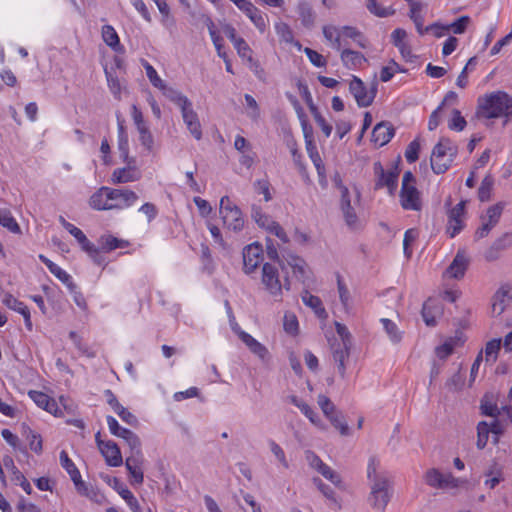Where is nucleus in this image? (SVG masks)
I'll use <instances>...</instances> for the list:
<instances>
[{
    "mask_svg": "<svg viewBox=\"0 0 512 512\" xmlns=\"http://www.w3.org/2000/svg\"><path fill=\"white\" fill-rule=\"evenodd\" d=\"M106 421L110 432L113 435L122 438L129 446L131 451L141 448V441L134 432L124 427H121L118 421L112 416H107Z\"/></svg>",
    "mask_w": 512,
    "mask_h": 512,
    "instance_id": "12",
    "label": "nucleus"
},
{
    "mask_svg": "<svg viewBox=\"0 0 512 512\" xmlns=\"http://www.w3.org/2000/svg\"><path fill=\"white\" fill-rule=\"evenodd\" d=\"M337 286H338V292H339V298L344 306L345 311L349 310L350 306V292L346 285L344 284L342 278L340 275L337 276Z\"/></svg>",
    "mask_w": 512,
    "mask_h": 512,
    "instance_id": "60",
    "label": "nucleus"
},
{
    "mask_svg": "<svg viewBox=\"0 0 512 512\" xmlns=\"http://www.w3.org/2000/svg\"><path fill=\"white\" fill-rule=\"evenodd\" d=\"M493 184L494 179L491 175L484 177L478 189V198L480 201L484 202L490 199Z\"/></svg>",
    "mask_w": 512,
    "mask_h": 512,
    "instance_id": "49",
    "label": "nucleus"
},
{
    "mask_svg": "<svg viewBox=\"0 0 512 512\" xmlns=\"http://www.w3.org/2000/svg\"><path fill=\"white\" fill-rule=\"evenodd\" d=\"M4 466L11 471L12 480L19 484L22 489L27 493H32V487L25 476L19 471V469L15 466L13 459L10 456H5L3 458Z\"/></svg>",
    "mask_w": 512,
    "mask_h": 512,
    "instance_id": "25",
    "label": "nucleus"
},
{
    "mask_svg": "<svg viewBox=\"0 0 512 512\" xmlns=\"http://www.w3.org/2000/svg\"><path fill=\"white\" fill-rule=\"evenodd\" d=\"M441 313V308L434 305L433 301L428 300L423 304L422 317L427 326L436 325V316Z\"/></svg>",
    "mask_w": 512,
    "mask_h": 512,
    "instance_id": "31",
    "label": "nucleus"
},
{
    "mask_svg": "<svg viewBox=\"0 0 512 512\" xmlns=\"http://www.w3.org/2000/svg\"><path fill=\"white\" fill-rule=\"evenodd\" d=\"M283 327L286 333L295 336L298 334V319L293 313H285L283 318Z\"/></svg>",
    "mask_w": 512,
    "mask_h": 512,
    "instance_id": "53",
    "label": "nucleus"
},
{
    "mask_svg": "<svg viewBox=\"0 0 512 512\" xmlns=\"http://www.w3.org/2000/svg\"><path fill=\"white\" fill-rule=\"evenodd\" d=\"M290 401L296 407L300 409V411L316 426L321 429H324V425L318 417L317 413L304 401L300 400L296 396H291Z\"/></svg>",
    "mask_w": 512,
    "mask_h": 512,
    "instance_id": "29",
    "label": "nucleus"
},
{
    "mask_svg": "<svg viewBox=\"0 0 512 512\" xmlns=\"http://www.w3.org/2000/svg\"><path fill=\"white\" fill-rule=\"evenodd\" d=\"M478 117L492 119L512 115V98L503 91L492 92L478 100Z\"/></svg>",
    "mask_w": 512,
    "mask_h": 512,
    "instance_id": "2",
    "label": "nucleus"
},
{
    "mask_svg": "<svg viewBox=\"0 0 512 512\" xmlns=\"http://www.w3.org/2000/svg\"><path fill=\"white\" fill-rule=\"evenodd\" d=\"M180 110L187 129L196 140H200L202 138L201 124L191 101L187 105L182 106Z\"/></svg>",
    "mask_w": 512,
    "mask_h": 512,
    "instance_id": "15",
    "label": "nucleus"
},
{
    "mask_svg": "<svg viewBox=\"0 0 512 512\" xmlns=\"http://www.w3.org/2000/svg\"><path fill=\"white\" fill-rule=\"evenodd\" d=\"M381 323L383 324V328L392 343L397 344L402 340L403 333L399 330L395 322L387 318H382Z\"/></svg>",
    "mask_w": 512,
    "mask_h": 512,
    "instance_id": "36",
    "label": "nucleus"
},
{
    "mask_svg": "<svg viewBox=\"0 0 512 512\" xmlns=\"http://www.w3.org/2000/svg\"><path fill=\"white\" fill-rule=\"evenodd\" d=\"M467 267L468 259L465 253L463 251H458L445 273L448 277L460 279L464 276Z\"/></svg>",
    "mask_w": 512,
    "mask_h": 512,
    "instance_id": "22",
    "label": "nucleus"
},
{
    "mask_svg": "<svg viewBox=\"0 0 512 512\" xmlns=\"http://www.w3.org/2000/svg\"><path fill=\"white\" fill-rule=\"evenodd\" d=\"M377 81H373L369 89L364 82L357 76H353L349 83V91L354 96L359 107L370 106L377 94Z\"/></svg>",
    "mask_w": 512,
    "mask_h": 512,
    "instance_id": "8",
    "label": "nucleus"
},
{
    "mask_svg": "<svg viewBox=\"0 0 512 512\" xmlns=\"http://www.w3.org/2000/svg\"><path fill=\"white\" fill-rule=\"evenodd\" d=\"M341 34L342 36L348 37L356 41V43L361 48L367 47V40L364 38L362 33L355 27L352 26H343L341 28Z\"/></svg>",
    "mask_w": 512,
    "mask_h": 512,
    "instance_id": "43",
    "label": "nucleus"
},
{
    "mask_svg": "<svg viewBox=\"0 0 512 512\" xmlns=\"http://www.w3.org/2000/svg\"><path fill=\"white\" fill-rule=\"evenodd\" d=\"M485 476L487 477L485 480V485L490 489L495 488L503 480L502 472L496 464H494L487 472H485Z\"/></svg>",
    "mask_w": 512,
    "mask_h": 512,
    "instance_id": "48",
    "label": "nucleus"
},
{
    "mask_svg": "<svg viewBox=\"0 0 512 512\" xmlns=\"http://www.w3.org/2000/svg\"><path fill=\"white\" fill-rule=\"evenodd\" d=\"M313 484L318 488V490L326 497L328 500L333 502L338 508L341 507L339 501L336 498V494L334 490L325 484L319 477H314L312 479Z\"/></svg>",
    "mask_w": 512,
    "mask_h": 512,
    "instance_id": "42",
    "label": "nucleus"
},
{
    "mask_svg": "<svg viewBox=\"0 0 512 512\" xmlns=\"http://www.w3.org/2000/svg\"><path fill=\"white\" fill-rule=\"evenodd\" d=\"M144 68L146 70V75L151 84L157 89L164 88L165 82L158 76L153 66L150 65L148 62H145Z\"/></svg>",
    "mask_w": 512,
    "mask_h": 512,
    "instance_id": "63",
    "label": "nucleus"
},
{
    "mask_svg": "<svg viewBox=\"0 0 512 512\" xmlns=\"http://www.w3.org/2000/svg\"><path fill=\"white\" fill-rule=\"evenodd\" d=\"M445 386L449 391L453 392L460 391L463 388L464 375L460 369L447 380Z\"/></svg>",
    "mask_w": 512,
    "mask_h": 512,
    "instance_id": "59",
    "label": "nucleus"
},
{
    "mask_svg": "<svg viewBox=\"0 0 512 512\" xmlns=\"http://www.w3.org/2000/svg\"><path fill=\"white\" fill-rule=\"evenodd\" d=\"M471 23V18L468 15H464L456 19L451 24L446 25L447 30L452 31L454 34H463L465 33L467 27Z\"/></svg>",
    "mask_w": 512,
    "mask_h": 512,
    "instance_id": "50",
    "label": "nucleus"
},
{
    "mask_svg": "<svg viewBox=\"0 0 512 512\" xmlns=\"http://www.w3.org/2000/svg\"><path fill=\"white\" fill-rule=\"evenodd\" d=\"M126 165L122 168H117L111 175V182L113 184H124L135 182L141 179L142 173L137 166L136 159L123 161Z\"/></svg>",
    "mask_w": 512,
    "mask_h": 512,
    "instance_id": "9",
    "label": "nucleus"
},
{
    "mask_svg": "<svg viewBox=\"0 0 512 512\" xmlns=\"http://www.w3.org/2000/svg\"><path fill=\"white\" fill-rule=\"evenodd\" d=\"M477 64V58L476 57H471L468 62L466 63L465 67L463 68V70L461 71V73L459 74L458 78H457V81H456V85L459 87V88H465L468 84V74H469V70H472Z\"/></svg>",
    "mask_w": 512,
    "mask_h": 512,
    "instance_id": "52",
    "label": "nucleus"
},
{
    "mask_svg": "<svg viewBox=\"0 0 512 512\" xmlns=\"http://www.w3.org/2000/svg\"><path fill=\"white\" fill-rule=\"evenodd\" d=\"M98 448L109 466L119 467L122 465L121 451L115 442L98 440Z\"/></svg>",
    "mask_w": 512,
    "mask_h": 512,
    "instance_id": "16",
    "label": "nucleus"
},
{
    "mask_svg": "<svg viewBox=\"0 0 512 512\" xmlns=\"http://www.w3.org/2000/svg\"><path fill=\"white\" fill-rule=\"evenodd\" d=\"M263 260V249L258 243L246 246L243 250L244 271L250 274L255 271Z\"/></svg>",
    "mask_w": 512,
    "mask_h": 512,
    "instance_id": "14",
    "label": "nucleus"
},
{
    "mask_svg": "<svg viewBox=\"0 0 512 512\" xmlns=\"http://www.w3.org/2000/svg\"><path fill=\"white\" fill-rule=\"evenodd\" d=\"M316 471L320 473L325 479L330 481L333 485H335L337 488L342 490L345 489L341 476L326 463L320 465V467Z\"/></svg>",
    "mask_w": 512,
    "mask_h": 512,
    "instance_id": "33",
    "label": "nucleus"
},
{
    "mask_svg": "<svg viewBox=\"0 0 512 512\" xmlns=\"http://www.w3.org/2000/svg\"><path fill=\"white\" fill-rule=\"evenodd\" d=\"M60 463L70 475L75 486L79 487V485L82 484L80 472L65 451H61L60 453Z\"/></svg>",
    "mask_w": 512,
    "mask_h": 512,
    "instance_id": "30",
    "label": "nucleus"
},
{
    "mask_svg": "<svg viewBox=\"0 0 512 512\" xmlns=\"http://www.w3.org/2000/svg\"><path fill=\"white\" fill-rule=\"evenodd\" d=\"M418 230L417 229H408L404 234L403 239V250L406 257H410L412 254L411 249L409 248L410 245L418 238Z\"/></svg>",
    "mask_w": 512,
    "mask_h": 512,
    "instance_id": "61",
    "label": "nucleus"
},
{
    "mask_svg": "<svg viewBox=\"0 0 512 512\" xmlns=\"http://www.w3.org/2000/svg\"><path fill=\"white\" fill-rule=\"evenodd\" d=\"M269 447L273 455L276 457V459L280 462V464L285 468H289V463L286 459L285 452L281 448L279 444H277L274 440H269L268 442Z\"/></svg>",
    "mask_w": 512,
    "mask_h": 512,
    "instance_id": "62",
    "label": "nucleus"
},
{
    "mask_svg": "<svg viewBox=\"0 0 512 512\" xmlns=\"http://www.w3.org/2000/svg\"><path fill=\"white\" fill-rule=\"evenodd\" d=\"M457 154V147L448 138H442L435 145L431 155V168L434 173H445Z\"/></svg>",
    "mask_w": 512,
    "mask_h": 512,
    "instance_id": "4",
    "label": "nucleus"
},
{
    "mask_svg": "<svg viewBox=\"0 0 512 512\" xmlns=\"http://www.w3.org/2000/svg\"><path fill=\"white\" fill-rule=\"evenodd\" d=\"M400 201L405 210L419 211L421 209L420 193L415 186L401 188Z\"/></svg>",
    "mask_w": 512,
    "mask_h": 512,
    "instance_id": "18",
    "label": "nucleus"
},
{
    "mask_svg": "<svg viewBox=\"0 0 512 512\" xmlns=\"http://www.w3.org/2000/svg\"><path fill=\"white\" fill-rule=\"evenodd\" d=\"M128 245V241L118 239L112 235H103L100 238V249L105 252H110L118 248H125Z\"/></svg>",
    "mask_w": 512,
    "mask_h": 512,
    "instance_id": "32",
    "label": "nucleus"
},
{
    "mask_svg": "<svg viewBox=\"0 0 512 512\" xmlns=\"http://www.w3.org/2000/svg\"><path fill=\"white\" fill-rule=\"evenodd\" d=\"M109 194V187L99 188L89 199V205L95 210H112Z\"/></svg>",
    "mask_w": 512,
    "mask_h": 512,
    "instance_id": "24",
    "label": "nucleus"
},
{
    "mask_svg": "<svg viewBox=\"0 0 512 512\" xmlns=\"http://www.w3.org/2000/svg\"><path fill=\"white\" fill-rule=\"evenodd\" d=\"M512 302V289L508 285L501 286L492 298V313L496 316L501 315L507 306Z\"/></svg>",
    "mask_w": 512,
    "mask_h": 512,
    "instance_id": "17",
    "label": "nucleus"
},
{
    "mask_svg": "<svg viewBox=\"0 0 512 512\" xmlns=\"http://www.w3.org/2000/svg\"><path fill=\"white\" fill-rule=\"evenodd\" d=\"M219 214L224 226L235 232L241 231L244 227V219L240 208L235 205L228 196L220 199Z\"/></svg>",
    "mask_w": 512,
    "mask_h": 512,
    "instance_id": "7",
    "label": "nucleus"
},
{
    "mask_svg": "<svg viewBox=\"0 0 512 512\" xmlns=\"http://www.w3.org/2000/svg\"><path fill=\"white\" fill-rule=\"evenodd\" d=\"M207 26H208L209 33H210L211 39L213 41V44H214V46H215V48L217 50L218 56L223 58V59H225L226 53L222 51V49H223V44H222L223 39L215 31L214 23H213V21L210 18H207Z\"/></svg>",
    "mask_w": 512,
    "mask_h": 512,
    "instance_id": "51",
    "label": "nucleus"
},
{
    "mask_svg": "<svg viewBox=\"0 0 512 512\" xmlns=\"http://www.w3.org/2000/svg\"><path fill=\"white\" fill-rule=\"evenodd\" d=\"M394 133L395 130L389 122H380L373 128L371 140L375 145L382 147L391 140Z\"/></svg>",
    "mask_w": 512,
    "mask_h": 512,
    "instance_id": "20",
    "label": "nucleus"
},
{
    "mask_svg": "<svg viewBox=\"0 0 512 512\" xmlns=\"http://www.w3.org/2000/svg\"><path fill=\"white\" fill-rule=\"evenodd\" d=\"M480 408L482 414L486 416L496 417L500 413L492 395H485L483 397Z\"/></svg>",
    "mask_w": 512,
    "mask_h": 512,
    "instance_id": "45",
    "label": "nucleus"
},
{
    "mask_svg": "<svg viewBox=\"0 0 512 512\" xmlns=\"http://www.w3.org/2000/svg\"><path fill=\"white\" fill-rule=\"evenodd\" d=\"M23 430L24 434L26 435L27 440L29 441L30 449L40 454L42 452V438L39 434L35 433L32 429H30L28 426L23 424Z\"/></svg>",
    "mask_w": 512,
    "mask_h": 512,
    "instance_id": "41",
    "label": "nucleus"
},
{
    "mask_svg": "<svg viewBox=\"0 0 512 512\" xmlns=\"http://www.w3.org/2000/svg\"><path fill=\"white\" fill-rule=\"evenodd\" d=\"M105 396L107 398V403L110 405L113 411L122 419V421L126 422L131 426L137 425V418L119 403L116 396L111 390H106Z\"/></svg>",
    "mask_w": 512,
    "mask_h": 512,
    "instance_id": "19",
    "label": "nucleus"
},
{
    "mask_svg": "<svg viewBox=\"0 0 512 512\" xmlns=\"http://www.w3.org/2000/svg\"><path fill=\"white\" fill-rule=\"evenodd\" d=\"M331 424L339 430L340 434L342 436H347L350 434V428L348 424L346 423L343 415L341 412L336 411L331 416L328 417Z\"/></svg>",
    "mask_w": 512,
    "mask_h": 512,
    "instance_id": "46",
    "label": "nucleus"
},
{
    "mask_svg": "<svg viewBox=\"0 0 512 512\" xmlns=\"http://www.w3.org/2000/svg\"><path fill=\"white\" fill-rule=\"evenodd\" d=\"M108 197H110L111 205L113 206V209H124L131 207L136 203L138 200V195L127 188H110L109 187V194Z\"/></svg>",
    "mask_w": 512,
    "mask_h": 512,
    "instance_id": "13",
    "label": "nucleus"
},
{
    "mask_svg": "<svg viewBox=\"0 0 512 512\" xmlns=\"http://www.w3.org/2000/svg\"><path fill=\"white\" fill-rule=\"evenodd\" d=\"M341 60L348 69H355L367 62V59L362 53L350 49H344L341 52Z\"/></svg>",
    "mask_w": 512,
    "mask_h": 512,
    "instance_id": "26",
    "label": "nucleus"
},
{
    "mask_svg": "<svg viewBox=\"0 0 512 512\" xmlns=\"http://www.w3.org/2000/svg\"><path fill=\"white\" fill-rule=\"evenodd\" d=\"M287 265L291 267L293 274L300 281L304 282L308 277V268L305 261L294 255H289L286 259Z\"/></svg>",
    "mask_w": 512,
    "mask_h": 512,
    "instance_id": "27",
    "label": "nucleus"
},
{
    "mask_svg": "<svg viewBox=\"0 0 512 512\" xmlns=\"http://www.w3.org/2000/svg\"><path fill=\"white\" fill-rule=\"evenodd\" d=\"M501 348V339H492L490 340L485 347L486 361L495 362L497 359V354Z\"/></svg>",
    "mask_w": 512,
    "mask_h": 512,
    "instance_id": "58",
    "label": "nucleus"
},
{
    "mask_svg": "<svg viewBox=\"0 0 512 512\" xmlns=\"http://www.w3.org/2000/svg\"><path fill=\"white\" fill-rule=\"evenodd\" d=\"M352 346H346L340 343L332 344V356L334 362L337 364L338 373L341 378H345L346 375V360L350 356Z\"/></svg>",
    "mask_w": 512,
    "mask_h": 512,
    "instance_id": "21",
    "label": "nucleus"
},
{
    "mask_svg": "<svg viewBox=\"0 0 512 512\" xmlns=\"http://www.w3.org/2000/svg\"><path fill=\"white\" fill-rule=\"evenodd\" d=\"M336 186L340 191V209L342 211L346 225L350 229H357L360 226L359 218L356 213V206L360 204V192L354 189V198L352 199L349 189L344 186L340 179H335Z\"/></svg>",
    "mask_w": 512,
    "mask_h": 512,
    "instance_id": "3",
    "label": "nucleus"
},
{
    "mask_svg": "<svg viewBox=\"0 0 512 512\" xmlns=\"http://www.w3.org/2000/svg\"><path fill=\"white\" fill-rule=\"evenodd\" d=\"M466 124L467 122L465 118L461 115V112L457 109H453L452 117L448 122L449 129L454 131H462L465 128Z\"/></svg>",
    "mask_w": 512,
    "mask_h": 512,
    "instance_id": "56",
    "label": "nucleus"
},
{
    "mask_svg": "<svg viewBox=\"0 0 512 512\" xmlns=\"http://www.w3.org/2000/svg\"><path fill=\"white\" fill-rule=\"evenodd\" d=\"M323 35L324 37L332 43V46L337 49V50H340L341 48V29L335 27V26H332V25H328V26H324L323 27Z\"/></svg>",
    "mask_w": 512,
    "mask_h": 512,
    "instance_id": "39",
    "label": "nucleus"
},
{
    "mask_svg": "<svg viewBox=\"0 0 512 512\" xmlns=\"http://www.w3.org/2000/svg\"><path fill=\"white\" fill-rule=\"evenodd\" d=\"M391 499V486L387 477L375 476L368 501L373 509L384 512Z\"/></svg>",
    "mask_w": 512,
    "mask_h": 512,
    "instance_id": "6",
    "label": "nucleus"
},
{
    "mask_svg": "<svg viewBox=\"0 0 512 512\" xmlns=\"http://www.w3.org/2000/svg\"><path fill=\"white\" fill-rule=\"evenodd\" d=\"M0 224L13 233H20L21 229L9 210H0Z\"/></svg>",
    "mask_w": 512,
    "mask_h": 512,
    "instance_id": "44",
    "label": "nucleus"
},
{
    "mask_svg": "<svg viewBox=\"0 0 512 512\" xmlns=\"http://www.w3.org/2000/svg\"><path fill=\"white\" fill-rule=\"evenodd\" d=\"M503 209L504 205L502 203H496L490 206L486 211V215L481 218H486V224L495 227L500 220Z\"/></svg>",
    "mask_w": 512,
    "mask_h": 512,
    "instance_id": "40",
    "label": "nucleus"
},
{
    "mask_svg": "<svg viewBox=\"0 0 512 512\" xmlns=\"http://www.w3.org/2000/svg\"><path fill=\"white\" fill-rule=\"evenodd\" d=\"M250 20L261 34L266 31L269 22L267 14L258 10Z\"/></svg>",
    "mask_w": 512,
    "mask_h": 512,
    "instance_id": "64",
    "label": "nucleus"
},
{
    "mask_svg": "<svg viewBox=\"0 0 512 512\" xmlns=\"http://www.w3.org/2000/svg\"><path fill=\"white\" fill-rule=\"evenodd\" d=\"M3 303L11 310H14L20 313L24 317L26 328L31 331L32 330V322L30 317L29 308L21 301L16 299L11 294H6L3 298Z\"/></svg>",
    "mask_w": 512,
    "mask_h": 512,
    "instance_id": "23",
    "label": "nucleus"
},
{
    "mask_svg": "<svg viewBox=\"0 0 512 512\" xmlns=\"http://www.w3.org/2000/svg\"><path fill=\"white\" fill-rule=\"evenodd\" d=\"M490 433V425L482 421L477 426V447L479 449H483L488 442V437Z\"/></svg>",
    "mask_w": 512,
    "mask_h": 512,
    "instance_id": "54",
    "label": "nucleus"
},
{
    "mask_svg": "<svg viewBox=\"0 0 512 512\" xmlns=\"http://www.w3.org/2000/svg\"><path fill=\"white\" fill-rule=\"evenodd\" d=\"M374 173L377 177L375 189L387 187L390 194H393L397 188L399 171L395 167L393 170L385 172L380 162L374 163Z\"/></svg>",
    "mask_w": 512,
    "mask_h": 512,
    "instance_id": "10",
    "label": "nucleus"
},
{
    "mask_svg": "<svg viewBox=\"0 0 512 512\" xmlns=\"http://www.w3.org/2000/svg\"><path fill=\"white\" fill-rule=\"evenodd\" d=\"M297 11L301 19L302 24L305 27H312L314 24L315 16L312 7L306 3L301 2L298 4Z\"/></svg>",
    "mask_w": 512,
    "mask_h": 512,
    "instance_id": "37",
    "label": "nucleus"
},
{
    "mask_svg": "<svg viewBox=\"0 0 512 512\" xmlns=\"http://www.w3.org/2000/svg\"><path fill=\"white\" fill-rule=\"evenodd\" d=\"M307 152L309 154L310 159L312 160L318 174L320 176L324 175L325 167L322 163L321 157L311 140L307 141Z\"/></svg>",
    "mask_w": 512,
    "mask_h": 512,
    "instance_id": "47",
    "label": "nucleus"
},
{
    "mask_svg": "<svg viewBox=\"0 0 512 512\" xmlns=\"http://www.w3.org/2000/svg\"><path fill=\"white\" fill-rule=\"evenodd\" d=\"M423 480L429 487L439 490H455L467 483L464 479L454 477L451 472L444 473L437 468H429Z\"/></svg>",
    "mask_w": 512,
    "mask_h": 512,
    "instance_id": "5",
    "label": "nucleus"
},
{
    "mask_svg": "<svg viewBox=\"0 0 512 512\" xmlns=\"http://www.w3.org/2000/svg\"><path fill=\"white\" fill-rule=\"evenodd\" d=\"M137 131L139 133V140H140L141 144L148 151H152L153 145H154V139H153V136H152L147 124L137 127Z\"/></svg>",
    "mask_w": 512,
    "mask_h": 512,
    "instance_id": "55",
    "label": "nucleus"
},
{
    "mask_svg": "<svg viewBox=\"0 0 512 512\" xmlns=\"http://www.w3.org/2000/svg\"><path fill=\"white\" fill-rule=\"evenodd\" d=\"M159 90H161L163 95L175 103L179 108L190 102V100L180 91L172 87H168L166 84H164V88H160Z\"/></svg>",
    "mask_w": 512,
    "mask_h": 512,
    "instance_id": "34",
    "label": "nucleus"
},
{
    "mask_svg": "<svg viewBox=\"0 0 512 512\" xmlns=\"http://www.w3.org/2000/svg\"><path fill=\"white\" fill-rule=\"evenodd\" d=\"M275 31L282 41L286 43L293 41V32L287 23L282 21L276 22Z\"/></svg>",
    "mask_w": 512,
    "mask_h": 512,
    "instance_id": "57",
    "label": "nucleus"
},
{
    "mask_svg": "<svg viewBox=\"0 0 512 512\" xmlns=\"http://www.w3.org/2000/svg\"><path fill=\"white\" fill-rule=\"evenodd\" d=\"M144 463L143 454L140 449L131 451V455L125 460L126 469L131 476V484L141 485L144 481L142 466Z\"/></svg>",
    "mask_w": 512,
    "mask_h": 512,
    "instance_id": "11",
    "label": "nucleus"
},
{
    "mask_svg": "<svg viewBox=\"0 0 512 512\" xmlns=\"http://www.w3.org/2000/svg\"><path fill=\"white\" fill-rule=\"evenodd\" d=\"M261 284L265 292L276 302L282 301L283 292L291 289V282L286 268L282 271L281 267L276 265V263L267 262L263 264Z\"/></svg>",
    "mask_w": 512,
    "mask_h": 512,
    "instance_id": "1",
    "label": "nucleus"
},
{
    "mask_svg": "<svg viewBox=\"0 0 512 512\" xmlns=\"http://www.w3.org/2000/svg\"><path fill=\"white\" fill-rule=\"evenodd\" d=\"M103 41L111 47L115 52L121 53L124 47L120 44V40L116 30L111 25H104L102 27Z\"/></svg>",
    "mask_w": 512,
    "mask_h": 512,
    "instance_id": "28",
    "label": "nucleus"
},
{
    "mask_svg": "<svg viewBox=\"0 0 512 512\" xmlns=\"http://www.w3.org/2000/svg\"><path fill=\"white\" fill-rule=\"evenodd\" d=\"M251 216L257 225L266 231L269 230L271 225L275 222L269 215L262 212L260 207L253 206Z\"/></svg>",
    "mask_w": 512,
    "mask_h": 512,
    "instance_id": "38",
    "label": "nucleus"
},
{
    "mask_svg": "<svg viewBox=\"0 0 512 512\" xmlns=\"http://www.w3.org/2000/svg\"><path fill=\"white\" fill-rule=\"evenodd\" d=\"M302 301L305 305L312 308L317 316L322 317L326 314L325 308L322 305V301L319 297L310 294L308 291H305L302 294Z\"/></svg>",
    "mask_w": 512,
    "mask_h": 512,
    "instance_id": "35",
    "label": "nucleus"
}]
</instances>
